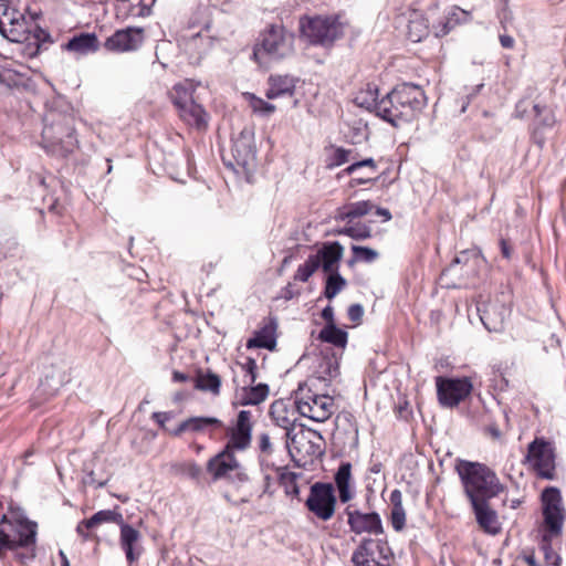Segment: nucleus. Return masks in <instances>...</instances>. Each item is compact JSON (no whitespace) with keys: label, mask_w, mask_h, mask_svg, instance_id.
<instances>
[{"label":"nucleus","mask_w":566,"mask_h":566,"mask_svg":"<svg viewBox=\"0 0 566 566\" xmlns=\"http://www.w3.org/2000/svg\"><path fill=\"white\" fill-rule=\"evenodd\" d=\"M428 99L421 86L403 82L397 84L380 99L381 119L398 127L411 122L427 106Z\"/></svg>","instance_id":"obj_1"},{"label":"nucleus","mask_w":566,"mask_h":566,"mask_svg":"<svg viewBox=\"0 0 566 566\" xmlns=\"http://www.w3.org/2000/svg\"><path fill=\"white\" fill-rule=\"evenodd\" d=\"M455 470L470 503L490 501L504 491L496 473L483 463L459 460Z\"/></svg>","instance_id":"obj_2"},{"label":"nucleus","mask_w":566,"mask_h":566,"mask_svg":"<svg viewBox=\"0 0 566 566\" xmlns=\"http://www.w3.org/2000/svg\"><path fill=\"white\" fill-rule=\"evenodd\" d=\"M75 118L71 113L49 111L44 116L42 146L51 155L67 157L78 146L75 135Z\"/></svg>","instance_id":"obj_3"},{"label":"nucleus","mask_w":566,"mask_h":566,"mask_svg":"<svg viewBox=\"0 0 566 566\" xmlns=\"http://www.w3.org/2000/svg\"><path fill=\"white\" fill-rule=\"evenodd\" d=\"M251 418V411H239L235 426L228 430L229 441L224 450L209 460L207 469L216 480L223 478L228 471L238 467V460L234 457L233 450H245L250 446L252 434Z\"/></svg>","instance_id":"obj_4"},{"label":"nucleus","mask_w":566,"mask_h":566,"mask_svg":"<svg viewBox=\"0 0 566 566\" xmlns=\"http://www.w3.org/2000/svg\"><path fill=\"white\" fill-rule=\"evenodd\" d=\"M300 33L310 44L329 48L344 35L338 15H304L300 19Z\"/></svg>","instance_id":"obj_5"},{"label":"nucleus","mask_w":566,"mask_h":566,"mask_svg":"<svg viewBox=\"0 0 566 566\" xmlns=\"http://www.w3.org/2000/svg\"><path fill=\"white\" fill-rule=\"evenodd\" d=\"M201 91L206 92V87L200 82L186 78L179 83V117L190 127L206 130L209 114L200 103Z\"/></svg>","instance_id":"obj_6"},{"label":"nucleus","mask_w":566,"mask_h":566,"mask_svg":"<svg viewBox=\"0 0 566 566\" xmlns=\"http://www.w3.org/2000/svg\"><path fill=\"white\" fill-rule=\"evenodd\" d=\"M294 36L283 25L271 24L262 34L253 51L256 59L261 54L272 60H281L293 52Z\"/></svg>","instance_id":"obj_7"},{"label":"nucleus","mask_w":566,"mask_h":566,"mask_svg":"<svg viewBox=\"0 0 566 566\" xmlns=\"http://www.w3.org/2000/svg\"><path fill=\"white\" fill-rule=\"evenodd\" d=\"M392 558L394 552L386 537H364L352 554L354 566H390Z\"/></svg>","instance_id":"obj_8"},{"label":"nucleus","mask_w":566,"mask_h":566,"mask_svg":"<svg viewBox=\"0 0 566 566\" xmlns=\"http://www.w3.org/2000/svg\"><path fill=\"white\" fill-rule=\"evenodd\" d=\"M556 452L553 442L545 438H535L527 447L525 462H530L541 479H556Z\"/></svg>","instance_id":"obj_9"},{"label":"nucleus","mask_w":566,"mask_h":566,"mask_svg":"<svg viewBox=\"0 0 566 566\" xmlns=\"http://www.w3.org/2000/svg\"><path fill=\"white\" fill-rule=\"evenodd\" d=\"M304 505L318 520L329 521L334 516L337 505L334 485L327 482H315L310 488V494Z\"/></svg>","instance_id":"obj_10"},{"label":"nucleus","mask_w":566,"mask_h":566,"mask_svg":"<svg viewBox=\"0 0 566 566\" xmlns=\"http://www.w3.org/2000/svg\"><path fill=\"white\" fill-rule=\"evenodd\" d=\"M38 525L27 518L18 522L10 521L7 515L0 520V538L9 549L30 547L35 544Z\"/></svg>","instance_id":"obj_11"},{"label":"nucleus","mask_w":566,"mask_h":566,"mask_svg":"<svg viewBox=\"0 0 566 566\" xmlns=\"http://www.w3.org/2000/svg\"><path fill=\"white\" fill-rule=\"evenodd\" d=\"M437 396L439 403L444 408L457 407L472 391V382L469 378H436Z\"/></svg>","instance_id":"obj_12"},{"label":"nucleus","mask_w":566,"mask_h":566,"mask_svg":"<svg viewBox=\"0 0 566 566\" xmlns=\"http://www.w3.org/2000/svg\"><path fill=\"white\" fill-rule=\"evenodd\" d=\"M70 369V364L64 358H53L50 365L43 369L39 392L44 397L54 396L61 387L71 380Z\"/></svg>","instance_id":"obj_13"},{"label":"nucleus","mask_w":566,"mask_h":566,"mask_svg":"<svg viewBox=\"0 0 566 566\" xmlns=\"http://www.w3.org/2000/svg\"><path fill=\"white\" fill-rule=\"evenodd\" d=\"M0 34L11 42H23L27 38L24 15L7 3H0Z\"/></svg>","instance_id":"obj_14"},{"label":"nucleus","mask_w":566,"mask_h":566,"mask_svg":"<svg viewBox=\"0 0 566 566\" xmlns=\"http://www.w3.org/2000/svg\"><path fill=\"white\" fill-rule=\"evenodd\" d=\"M439 11L437 3L431 4L427 10V22H431L433 33L437 38L447 35L458 24L465 22L468 12L463 9L452 6L443 12L442 17H436Z\"/></svg>","instance_id":"obj_15"},{"label":"nucleus","mask_w":566,"mask_h":566,"mask_svg":"<svg viewBox=\"0 0 566 566\" xmlns=\"http://www.w3.org/2000/svg\"><path fill=\"white\" fill-rule=\"evenodd\" d=\"M345 514L347 516V524L350 532L357 535L363 533H368L376 536L384 534L382 522L378 513H364L359 510H352L350 506H347L345 509Z\"/></svg>","instance_id":"obj_16"},{"label":"nucleus","mask_w":566,"mask_h":566,"mask_svg":"<svg viewBox=\"0 0 566 566\" xmlns=\"http://www.w3.org/2000/svg\"><path fill=\"white\" fill-rule=\"evenodd\" d=\"M476 310L483 326L490 333H502L505 329L510 308L500 302L479 303Z\"/></svg>","instance_id":"obj_17"},{"label":"nucleus","mask_w":566,"mask_h":566,"mask_svg":"<svg viewBox=\"0 0 566 566\" xmlns=\"http://www.w3.org/2000/svg\"><path fill=\"white\" fill-rule=\"evenodd\" d=\"M232 156L238 167L248 169L256 158L254 145V134L250 128H243L237 137L232 139Z\"/></svg>","instance_id":"obj_18"},{"label":"nucleus","mask_w":566,"mask_h":566,"mask_svg":"<svg viewBox=\"0 0 566 566\" xmlns=\"http://www.w3.org/2000/svg\"><path fill=\"white\" fill-rule=\"evenodd\" d=\"M197 25H202V29L193 34H191L188 39L184 36V45L187 53H189L190 64H198L201 60L202 55L206 54L213 44L212 36L208 34H203L202 30L208 31L210 27V21L205 19L202 22H192L189 28H195Z\"/></svg>","instance_id":"obj_19"},{"label":"nucleus","mask_w":566,"mask_h":566,"mask_svg":"<svg viewBox=\"0 0 566 566\" xmlns=\"http://www.w3.org/2000/svg\"><path fill=\"white\" fill-rule=\"evenodd\" d=\"M535 120L531 128V138L541 149L546 143V132L556 124L554 112L546 105L534 104Z\"/></svg>","instance_id":"obj_20"},{"label":"nucleus","mask_w":566,"mask_h":566,"mask_svg":"<svg viewBox=\"0 0 566 566\" xmlns=\"http://www.w3.org/2000/svg\"><path fill=\"white\" fill-rule=\"evenodd\" d=\"M270 416L274 423L285 430L286 446H294L296 442V434L294 433L295 411L287 408L283 400H275L270 407Z\"/></svg>","instance_id":"obj_21"},{"label":"nucleus","mask_w":566,"mask_h":566,"mask_svg":"<svg viewBox=\"0 0 566 566\" xmlns=\"http://www.w3.org/2000/svg\"><path fill=\"white\" fill-rule=\"evenodd\" d=\"M143 41L142 31L137 29L117 30L106 39L104 45L109 51L126 52L139 48Z\"/></svg>","instance_id":"obj_22"},{"label":"nucleus","mask_w":566,"mask_h":566,"mask_svg":"<svg viewBox=\"0 0 566 566\" xmlns=\"http://www.w3.org/2000/svg\"><path fill=\"white\" fill-rule=\"evenodd\" d=\"M120 535H119V544L122 549L125 553L126 559L128 564H134L138 562L142 556L143 547L140 545L142 535L140 532L137 531L132 525L123 522L119 525Z\"/></svg>","instance_id":"obj_23"},{"label":"nucleus","mask_w":566,"mask_h":566,"mask_svg":"<svg viewBox=\"0 0 566 566\" xmlns=\"http://www.w3.org/2000/svg\"><path fill=\"white\" fill-rule=\"evenodd\" d=\"M344 254V248L338 241L325 242L315 254H311L318 261V269L324 273L339 271V262Z\"/></svg>","instance_id":"obj_24"},{"label":"nucleus","mask_w":566,"mask_h":566,"mask_svg":"<svg viewBox=\"0 0 566 566\" xmlns=\"http://www.w3.org/2000/svg\"><path fill=\"white\" fill-rule=\"evenodd\" d=\"M334 399L327 395H317L313 403L303 402L300 415L316 422H324L334 413Z\"/></svg>","instance_id":"obj_25"},{"label":"nucleus","mask_w":566,"mask_h":566,"mask_svg":"<svg viewBox=\"0 0 566 566\" xmlns=\"http://www.w3.org/2000/svg\"><path fill=\"white\" fill-rule=\"evenodd\" d=\"M62 48L78 56H85L99 50V41L95 33L82 32L73 35Z\"/></svg>","instance_id":"obj_26"},{"label":"nucleus","mask_w":566,"mask_h":566,"mask_svg":"<svg viewBox=\"0 0 566 566\" xmlns=\"http://www.w3.org/2000/svg\"><path fill=\"white\" fill-rule=\"evenodd\" d=\"M276 319L271 317L269 323L254 332L253 336L248 339L247 348H265L273 350L276 346Z\"/></svg>","instance_id":"obj_27"},{"label":"nucleus","mask_w":566,"mask_h":566,"mask_svg":"<svg viewBox=\"0 0 566 566\" xmlns=\"http://www.w3.org/2000/svg\"><path fill=\"white\" fill-rule=\"evenodd\" d=\"M475 520L479 526L486 533L495 535L501 527L497 523V514L489 505V501H480L471 503Z\"/></svg>","instance_id":"obj_28"},{"label":"nucleus","mask_w":566,"mask_h":566,"mask_svg":"<svg viewBox=\"0 0 566 566\" xmlns=\"http://www.w3.org/2000/svg\"><path fill=\"white\" fill-rule=\"evenodd\" d=\"M378 92V86L375 83H367L355 94L353 102L360 108H365L368 112H375V114L381 118Z\"/></svg>","instance_id":"obj_29"},{"label":"nucleus","mask_w":566,"mask_h":566,"mask_svg":"<svg viewBox=\"0 0 566 566\" xmlns=\"http://www.w3.org/2000/svg\"><path fill=\"white\" fill-rule=\"evenodd\" d=\"M295 92V80L289 75H271L269 77V88L265 96L269 99H275L283 96H292Z\"/></svg>","instance_id":"obj_30"},{"label":"nucleus","mask_w":566,"mask_h":566,"mask_svg":"<svg viewBox=\"0 0 566 566\" xmlns=\"http://www.w3.org/2000/svg\"><path fill=\"white\" fill-rule=\"evenodd\" d=\"M350 479L352 464L349 462H343L334 475L338 499L342 503H347L354 497V492L350 489Z\"/></svg>","instance_id":"obj_31"},{"label":"nucleus","mask_w":566,"mask_h":566,"mask_svg":"<svg viewBox=\"0 0 566 566\" xmlns=\"http://www.w3.org/2000/svg\"><path fill=\"white\" fill-rule=\"evenodd\" d=\"M223 422L216 417H191L179 423L180 432H203L208 429H219Z\"/></svg>","instance_id":"obj_32"},{"label":"nucleus","mask_w":566,"mask_h":566,"mask_svg":"<svg viewBox=\"0 0 566 566\" xmlns=\"http://www.w3.org/2000/svg\"><path fill=\"white\" fill-rule=\"evenodd\" d=\"M269 386L266 384H258L242 388V395L239 400L240 406H254L264 401L269 396Z\"/></svg>","instance_id":"obj_33"},{"label":"nucleus","mask_w":566,"mask_h":566,"mask_svg":"<svg viewBox=\"0 0 566 566\" xmlns=\"http://www.w3.org/2000/svg\"><path fill=\"white\" fill-rule=\"evenodd\" d=\"M373 209L374 205L369 200L353 202L339 209L335 219L340 221H352L354 219L368 214Z\"/></svg>","instance_id":"obj_34"},{"label":"nucleus","mask_w":566,"mask_h":566,"mask_svg":"<svg viewBox=\"0 0 566 566\" xmlns=\"http://www.w3.org/2000/svg\"><path fill=\"white\" fill-rule=\"evenodd\" d=\"M276 473L279 483L284 489V493L287 496L296 497L300 501V486L297 484V479L301 474L289 471L286 468H276Z\"/></svg>","instance_id":"obj_35"},{"label":"nucleus","mask_w":566,"mask_h":566,"mask_svg":"<svg viewBox=\"0 0 566 566\" xmlns=\"http://www.w3.org/2000/svg\"><path fill=\"white\" fill-rule=\"evenodd\" d=\"M318 339L323 343L332 344L336 347H345L348 339L346 331L336 326V324H326L318 334Z\"/></svg>","instance_id":"obj_36"},{"label":"nucleus","mask_w":566,"mask_h":566,"mask_svg":"<svg viewBox=\"0 0 566 566\" xmlns=\"http://www.w3.org/2000/svg\"><path fill=\"white\" fill-rule=\"evenodd\" d=\"M195 388L202 390V391H210L213 395H219L220 392V386H221V379L220 377L208 370L207 373H199L195 379Z\"/></svg>","instance_id":"obj_37"},{"label":"nucleus","mask_w":566,"mask_h":566,"mask_svg":"<svg viewBox=\"0 0 566 566\" xmlns=\"http://www.w3.org/2000/svg\"><path fill=\"white\" fill-rule=\"evenodd\" d=\"M325 286L323 291L324 297L333 300L340 291L347 285L346 280L342 276L339 271L326 273Z\"/></svg>","instance_id":"obj_38"},{"label":"nucleus","mask_w":566,"mask_h":566,"mask_svg":"<svg viewBox=\"0 0 566 566\" xmlns=\"http://www.w3.org/2000/svg\"><path fill=\"white\" fill-rule=\"evenodd\" d=\"M113 522L118 526L124 522L123 515L116 510H101L85 520L86 528H93L102 523Z\"/></svg>","instance_id":"obj_39"},{"label":"nucleus","mask_w":566,"mask_h":566,"mask_svg":"<svg viewBox=\"0 0 566 566\" xmlns=\"http://www.w3.org/2000/svg\"><path fill=\"white\" fill-rule=\"evenodd\" d=\"M544 523L551 534L557 535L562 531L563 522L565 518V511L563 509H543Z\"/></svg>","instance_id":"obj_40"},{"label":"nucleus","mask_w":566,"mask_h":566,"mask_svg":"<svg viewBox=\"0 0 566 566\" xmlns=\"http://www.w3.org/2000/svg\"><path fill=\"white\" fill-rule=\"evenodd\" d=\"M156 316L161 319L168 327L175 325V304L171 298H163L156 308Z\"/></svg>","instance_id":"obj_41"},{"label":"nucleus","mask_w":566,"mask_h":566,"mask_svg":"<svg viewBox=\"0 0 566 566\" xmlns=\"http://www.w3.org/2000/svg\"><path fill=\"white\" fill-rule=\"evenodd\" d=\"M339 235H347L354 240H366L371 237V229L367 224L357 223L355 226H346L336 231Z\"/></svg>","instance_id":"obj_42"},{"label":"nucleus","mask_w":566,"mask_h":566,"mask_svg":"<svg viewBox=\"0 0 566 566\" xmlns=\"http://www.w3.org/2000/svg\"><path fill=\"white\" fill-rule=\"evenodd\" d=\"M543 509H563L562 494L558 488L547 486L543 490L542 495Z\"/></svg>","instance_id":"obj_43"},{"label":"nucleus","mask_w":566,"mask_h":566,"mask_svg":"<svg viewBox=\"0 0 566 566\" xmlns=\"http://www.w3.org/2000/svg\"><path fill=\"white\" fill-rule=\"evenodd\" d=\"M352 251L354 253V258L348 261L349 265H353L357 261L373 263L379 256V253L369 247L352 245Z\"/></svg>","instance_id":"obj_44"},{"label":"nucleus","mask_w":566,"mask_h":566,"mask_svg":"<svg viewBox=\"0 0 566 566\" xmlns=\"http://www.w3.org/2000/svg\"><path fill=\"white\" fill-rule=\"evenodd\" d=\"M318 270V261L314 260L312 255H308L306 261L298 265L295 274L294 280L301 281V282H307L308 279Z\"/></svg>","instance_id":"obj_45"},{"label":"nucleus","mask_w":566,"mask_h":566,"mask_svg":"<svg viewBox=\"0 0 566 566\" xmlns=\"http://www.w3.org/2000/svg\"><path fill=\"white\" fill-rule=\"evenodd\" d=\"M295 395V406L297 409V412L300 413V406H302L303 402H311L313 403V400L317 397V394L313 392V390L307 386L306 382H301L297 387V389L294 391Z\"/></svg>","instance_id":"obj_46"},{"label":"nucleus","mask_w":566,"mask_h":566,"mask_svg":"<svg viewBox=\"0 0 566 566\" xmlns=\"http://www.w3.org/2000/svg\"><path fill=\"white\" fill-rule=\"evenodd\" d=\"M539 548L543 552L544 559L547 565L559 566L560 556L553 549L549 541L544 537L539 544Z\"/></svg>","instance_id":"obj_47"},{"label":"nucleus","mask_w":566,"mask_h":566,"mask_svg":"<svg viewBox=\"0 0 566 566\" xmlns=\"http://www.w3.org/2000/svg\"><path fill=\"white\" fill-rule=\"evenodd\" d=\"M428 25L424 24V19L412 20L409 24V35L413 42H419L422 36L428 34Z\"/></svg>","instance_id":"obj_48"},{"label":"nucleus","mask_w":566,"mask_h":566,"mask_svg":"<svg viewBox=\"0 0 566 566\" xmlns=\"http://www.w3.org/2000/svg\"><path fill=\"white\" fill-rule=\"evenodd\" d=\"M352 150L345 149L343 147L335 148L333 155L327 163V168L333 169L335 167L342 166L348 161L349 155Z\"/></svg>","instance_id":"obj_49"},{"label":"nucleus","mask_w":566,"mask_h":566,"mask_svg":"<svg viewBox=\"0 0 566 566\" xmlns=\"http://www.w3.org/2000/svg\"><path fill=\"white\" fill-rule=\"evenodd\" d=\"M250 105L254 112L260 113L262 115H270L275 111V105L254 95H251Z\"/></svg>","instance_id":"obj_50"},{"label":"nucleus","mask_w":566,"mask_h":566,"mask_svg":"<svg viewBox=\"0 0 566 566\" xmlns=\"http://www.w3.org/2000/svg\"><path fill=\"white\" fill-rule=\"evenodd\" d=\"M390 522L396 532H400L406 526V511L403 507L391 509Z\"/></svg>","instance_id":"obj_51"},{"label":"nucleus","mask_w":566,"mask_h":566,"mask_svg":"<svg viewBox=\"0 0 566 566\" xmlns=\"http://www.w3.org/2000/svg\"><path fill=\"white\" fill-rule=\"evenodd\" d=\"M238 365L245 371L247 377H249V384H254L258 378L256 360L252 357H247L244 363H238Z\"/></svg>","instance_id":"obj_52"},{"label":"nucleus","mask_w":566,"mask_h":566,"mask_svg":"<svg viewBox=\"0 0 566 566\" xmlns=\"http://www.w3.org/2000/svg\"><path fill=\"white\" fill-rule=\"evenodd\" d=\"M483 86H484L483 83L476 84L473 87H471L464 96L461 97V109H460L461 113H464L467 111V108L470 105V103L472 102V99L481 92Z\"/></svg>","instance_id":"obj_53"},{"label":"nucleus","mask_w":566,"mask_h":566,"mask_svg":"<svg viewBox=\"0 0 566 566\" xmlns=\"http://www.w3.org/2000/svg\"><path fill=\"white\" fill-rule=\"evenodd\" d=\"M471 255H474V253L467 250L461 251L458 255H455L450 265L443 271V274L454 271L458 264H467Z\"/></svg>","instance_id":"obj_54"},{"label":"nucleus","mask_w":566,"mask_h":566,"mask_svg":"<svg viewBox=\"0 0 566 566\" xmlns=\"http://www.w3.org/2000/svg\"><path fill=\"white\" fill-rule=\"evenodd\" d=\"M258 449L261 453L266 455H270L273 452V446L271 443L270 436L266 432H263L258 437Z\"/></svg>","instance_id":"obj_55"},{"label":"nucleus","mask_w":566,"mask_h":566,"mask_svg":"<svg viewBox=\"0 0 566 566\" xmlns=\"http://www.w3.org/2000/svg\"><path fill=\"white\" fill-rule=\"evenodd\" d=\"M347 315L352 322H360L364 316L363 305L358 303L352 304L347 310Z\"/></svg>","instance_id":"obj_56"},{"label":"nucleus","mask_w":566,"mask_h":566,"mask_svg":"<svg viewBox=\"0 0 566 566\" xmlns=\"http://www.w3.org/2000/svg\"><path fill=\"white\" fill-rule=\"evenodd\" d=\"M527 111H528V102L526 99H520L515 105L513 116L515 118L523 119L526 116Z\"/></svg>","instance_id":"obj_57"},{"label":"nucleus","mask_w":566,"mask_h":566,"mask_svg":"<svg viewBox=\"0 0 566 566\" xmlns=\"http://www.w3.org/2000/svg\"><path fill=\"white\" fill-rule=\"evenodd\" d=\"M227 475L231 479H235L237 481H239L241 483L248 481V475L245 472L242 471L239 463L235 469L228 471L223 476H227Z\"/></svg>","instance_id":"obj_58"},{"label":"nucleus","mask_w":566,"mask_h":566,"mask_svg":"<svg viewBox=\"0 0 566 566\" xmlns=\"http://www.w3.org/2000/svg\"><path fill=\"white\" fill-rule=\"evenodd\" d=\"M390 503L392 505L391 509L403 507L402 505V493L400 490L395 489L390 493Z\"/></svg>","instance_id":"obj_59"},{"label":"nucleus","mask_w":566,"mask_h":566,"mask_svg":"<svg viewBox=\"0 0 566 566\" xmlns=\"http://www.w3.org/2000/svg\"><path fill=\"white\" fill-rule=\"evenodd\" d=\"M321 316L326 321V324H335L334 308L331 305H327L322 310Z\"/></svg>","instance_id":"obj_60"},{"label":"nucleus","mask_w":566,"mask_h":566,"mask_svg":"<svg viewBox=\"0 0 566 566\" xmlns=\"http://www.w3.org/2000/svg\"><path fill=\"white\" fill-rule=\"evenodd\" d=\"M170 412H154L153 418L161 427L165 428V423L171 418Z\"/></svg>","instance_id":"obj_61"},{"label":"nucleus","mask_w":566,"mask_h":566,"mask_svg":"<svg viewBox=\"0 0 566 566\" xmlns=\"http://www.w3.org/2000/svg\"><path fill=\"white\" fill-rule=\"evenodd\" d=\"M298 293L294 290V286L289 283L285 287L282 289L281 291V297L286 300V301H290L292 300L293 297H295Z\"/></svg>","instance_id":"obj_62"},{"label":"nucleus","mask_w":566,"mask_h":566,"mask_svg":"<svg viewBox=\"0 0 566 566\" xmlns=\"http://www.w3.org/2000/svg\"><path fill=\"white\" fill-rule=\"evenodd\" d=\"M376 179L377 178H373V177H355L349 181V186L356 187V186H360V185H367V184L376 181Z\"/></svg>","instance_id":"obj_63"},{"label":"nucleus","mask_w":566,"mask_h":566,"mask_svg":"<svg viewBox=\"0 0 566 566\" xmlns=\"http://www.w3.org/2000/svg\"><path fill=\"white\" fill-rule=\"evenodd\" d=\"M500 248H501V253H502L503 258H505L507 260L511 259L512 248H511L509 241L505 240V239H501L500 240Z\"/></svg>","instance_id":"obj_64"}]
</instances>
